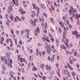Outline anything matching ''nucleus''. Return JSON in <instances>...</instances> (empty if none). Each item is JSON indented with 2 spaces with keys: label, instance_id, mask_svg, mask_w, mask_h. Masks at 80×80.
<instances>
[{
  "label": "nucleus",
  "instance_id": "1",
  "mask_svg": "<svg viewBox=\"0 0 80 80\" xmlns=\"http://www.w3.org/2000/svg\"><path fill=\"white\" fill-rule=\"evenodd\" d=\"M73 11V7L71 6L70 7V10H69L68 11V12H69V15H72V11Z\"/></svg>",
  "mask_w": 80,
  "mask_h": 80
},
{
  "label": "nucleus",
  "instance_id": "2",
  "mask_svg": "<svg viewBox=\"0 0 80 80\" xmlns=\"http://www.w3.org/2000/svg\"><path fill=\"white\" fill-rule=\"evenodd\" d=\"M12 2L16 5H18V0H12Z\"/></svg>",
  "mask_w": 80,
  "mask_h": 80
},
{
  "label": "nucleus",
  "instance_id": "3",
  "mask_svg": "<svg viewBox=\"0 0 80 80\" xmlns=\"http://www.w3.org/2000/svg\"><path fill=\"white\" fill-rule=\"evenodd\" d=\"M61 26L62 28H64V30H65V31H66V30L67 31H68V27H66V28L65 26L63 25V24L61 25Z\"/></svg>",
  "mask_w": 80,
  "mask_h": 80
},
{
  "label": "nucleus",
  "instance_id": "4",
  "mask_svg": "<svg viewBox=\"0 0 80 80\" xmlns=\"http://www.w3.org/2000/svg\"><path fill=\"white\" fill-rule=\"evenodd\" d=\"M60 48L61 50H62V49H64V50H66L67 49V48L64 45H61L60 46Z\"/></svg>",
  "mask_w": 80,
  "mask_h": 80
},
{
  "label": "nucleus",
  "instance_id": "5",
  "mask_svg": "<svg viewBox=\"0 0 80 80\" xmlns=\"http://www.w3.org/2000/svg\"><path fill=\"white\" fill-rule=\"evenodd\" d=\"M77 11L75 10V9H73V11H72V13H73L72 15L73 17H76V14H75V13H76Z\"/></svg>",
  "mask_w": 80,
  "mask_h": 80
},
{
  "label": "nucleus",
  "instance_id": "6",
  "mask_svg": "<svg viewBox=\"0 0 80 80\" xmlns=\"http://www.w3.org/2000/svg\"><path fill=\"white\" fill-rule=\"evenodd\" d=\"M46 68L48 70H52V68L50 66H48V65H46Z\"/></svg>",
  "mask_w": 80,
  "mask_h": 80
},
{
  "label": "nucleus",
  "instance_id": "7",
  "mask_svg": "<svg viewBox=\"0 0 80 80\" xmlns=\"http://www.w3.org/2000/svg\"><path fill=\"white\" fill-rule=\"evenodd\" d=\"M79 18H80V14L78 15V14H76V19L78 20Z\"/></svg>",
  "mask_w": 80,
  "mask_h": 80
},
{
  "label": "nucleus",
  "instance_id": "8",
  "mask_svg": "<svg viewBox=\"0 0 80 80\" xmlns=\"http://www.w3.org/2000/svg\"><path fill=\"white\" fill-rule=\"evenodd\" d=\"M10 18H11V20L12 21H13V20H14V19H13V16L12 15V14H11L10 15Z\"/></svg>",
  "mask_w": 80,
  "mask_h": 80
},
{
  "label": "nucleus",
  "instance_id": "9",
  "mask_svg": "<svg viewBox=\"0 0 80 80\" xmlns=\"http://www.w3.org/2000/svg\"><path fill=\"white\" fill-rule=\"evenodd\" d=\"M11 43V44H10V47L12 49V50H14V49H13V48H12V46H13V43L12 42Z\"/></svg>",
  "mask_w": 80,
  "mask_h": 80
},
{
  "label": "nucleus",
  "instance_id": "10",
  "mask_svg": "<svg viewBox=\"0 0 80 80\" xmlns=\"http://www.w3.org/2000/svg\"><path fill=\"white\" fill-rule=\"evenodd\" d=\"M64 23L65 25H68V20H65Z\"/></svg>",
  "mask_w": 80,
  "mask_h": 80
},
{
  "label": "nucleus",
  "instance_id": "11",
  "mask_svg": "<svg viewBox=\"0 0 80 80\" xmlns=\"http://www.w3.org/2000/svg\"><path fill=\"white\" fill-rule=\"evenodd\" d=\"M46 52H47V53H48V54H50L51 53V51H50V50L49 49H48L46 50Z\"/></svg>",
  "mask_w": 80,
  "mask_h": 80
},
{
  "label": "nucleus",
  "instance_id": "12",
  "mask_svg": "<svg viewBox=\"0 0 80 80\" xmlns=\"http://www.w3.org/2000/svg\"><path fill=\"white\" fill-rule=\"evenodd\" d=\"M36 32H37L38 33H40V29H39V28H38V27L36 29Z\"/></svg>",
  "mask_w": 80,
  "mask_h": 80
},
{
  "label": "nucleus",
  "instance_id": "13",
  "mask_svg": "<svg viewBox=\"0 0 80 80\" xmlns=\"http://www.w3.org/2000/svg\"><path fill=\"white\" fill-rule=\"evenodd\" d=\"M41 7L44 9H45V8H46V7H45V5H43V4H41Z\"/></svg>",
  "mask_w": 80,
  "mask_h": 80
},
{
  "label": "nucleus",
  "instance_id": "14",
  "mask_svg": "<svg viewBox=\"0 0 80 80\" xmlns=\"http://www.w3.org/2000/svg\"><path fill=\"white\" fill-rule=\"evenodd\" d=\"M32 70L33 71H35V70H37V68H36L35 66H33L32 68Z\"/></svg>",
  "mask_w": 80,
  "mask_h": 80
},
{
  "label": "nucleus",
  "instance_id": "15",
  "mask_svg": "<svg viewBox=\"0 0 80 80\" xmlns=\"http://www.w3.org/2000/svg\"><path fill=\"white\" fill-rule=\"evenodd\" d=\"M50 20L52 23H54V19H53L52 18H50Z\"/></svg>",
  "mask_w": 80,
  "mask_h": 80
},
{
  "label": "nucleus",
  "instance_id": "16",
  "mask_svg": "<svg viewBox=\"0 0 80 80\" xmlns=\"http://www.w3.org/2000/svg\"><path fill=\"white\" fill-rule=\"evenodd\" d=\"M15 72L12 71H10V75H15Z\"/></svg>",
  "mask_w": 80,
  "mask_h": 80
},
{
  "label": "nucleus",
  "instance_id": "17",
  "mask_svg": "<svg viewBox=\"0 0 80 80\" xmlns=\"http://www.w3.org/2000/svg\"><path fill=\"white\" fill-rule=\"evenodd\" d=\"M2 68H3V70H4V71H5V70H6V68L5 67V66L4 65H2Z\"/></svg>",
  "mask_w": 80,
  "mask_h": 80
},
{
  "label": "nucleus",
  "instance_id": "18",
  "mask_svg": "<svg viewBox=\"0 0 80 80\" xmlns=\"http://www.w3.org/2000/svg\"><path fill=\"white\" fill-rule=\"evenodd\" d=\"M75 31H76V32L74 31L72 32V34L73 35H75L77 33V31H76V30H75Z\"/></svg>",
  "mask_w": 80,
  "mask_h": 80
},
{
  "label": "nucleus",
  "instance_id": "19",
  "mask_svg": "<svg viewBox=\"0 0 80 80\" xmlns=\"http://www.w3.org/2000/svg\"><path fill=\"white\" fill-rule=\"evenodd\" d=\"M44 67H45V65L44 64H41L40 65V67L42 68H43Z\"/></svg>",
  "mask_w": 80,
  "mask_h": 80
},
{
  "label": "nucleus",
  "instance_id": "20",
  "mask_svg": "<svg viewBox=\"0 0 80 80\" xmlns=\"http://www.w3.org/2000/svg\"><path fill=\"white\" fill-rule=\"evenodd\" d=\"M58 31L59 33H61L62 32V29H61V28H60V27L59 28Z\"/></svg>",
  "mask_w": 80,
  "mask_h": 80
},
{
  "label": "nucleus",
  "instance_id": "21",
  "mask_svg": "<svg viewBox=\"0 0 80 80\" xmlns=\"http://www.w3.org/2000/svg\"><path fill=\"white\" fill-rule=\"evenodd\" d=\"M10 6L11 7H13V6H14V4H13V3H12V2H10Z\"/></svg>",
  "mask_w": 80,
  "mask_h": 80
},
{
  "label": "nucleus",
  "instance_id": "22",
  "mask_svg": "<svg viewBox=\"0 0 80 80\" xmlns=\"http://www.w3.org/2000/svg\"><path fill=\"white\" fill-rule=\"evenodd\" d=\"M43 32L45 33H47V28H45L44 29V30H43Z\"/></svg>",
  "mask_w": 80,
  "mask_h": 80
},
{
  "label": "nucleus",
  "instance_id": "23",
  "mask_svg": "<svg viewBox=\"0 0 80 80\" xmlns=\"http://www.w3.org/2000/svg\"><path fill=\"white\" fill-rule=\"evenodd\" d=\"M6 54L10 55H11V53H10V51H8L7 52H6Z\"/></svg>",
  "mask_w": 80,
  "mask_h": 80
},
{
  "label": "nucleus",
  "instance_id": "24",
  "mask_svg": "<svg viewBox=\"0 0 80 80\" xmlns=\"http://www.w3.org/2000/svg\"><path fill=\"white\" fill-rule=\"evenodd\" d=\"M11 33L12 34H13V33H14L13 29H12V28L11 29Z\"/></svg>",
  "mask_w": 80,
  "mask_h": 80
},
{
  "label": "nucleus",
  "instance_id": "25",
  "mask_svg": "<svg viewBox=\"0 0 80 80\" xmlns=\"http://www.w3.org/2000/svg\"><path fill=\"white\" fill-rule=\"evenodd\" d=\"M30 34V32H28L27 33V38L28 39L29 38V35Z\"/></svg>",
  "mask_w": 80,
  "mask_h": 80
},
{
  "label": "nucleus",
  "instance_id": "26",
  "mask_svg": "<svg viewBox=\"0 0 80 80\" xmlns=\"http://www.w3.org/2000/svg\"><path fill=\"white\" fill-rule=\"evenodd\" d=\"M57 74L59 77H60V73L59 72H57Z\"/></svg>",
  "mask_w": 80,
  "mask_h": 80
},
{
  "label": "nucleus",
  "instance_id": "27",
  "mask_svg": "<svg viewBox=\"0 0 80 80\" xmlns=\"http://www.w3.org/2000/svg\"><path fill=\"white\" fill-rule=\"evenodd\" d=\"M16 18L17 19H18V20H19V21H21V20H22L21 19L18 17V16H16Z\"/></svg>",
  "mask_w": 80,
  "mask_h": 80
},
{
  "label": "nucleus",
  "instance_id": "28",
  "mask_svg": "<svg viewBox=\"0 0 80 80\" xmlns=\"http://www.w3.org/2000/svg\"><path fill=\"white\" fill-rule=\"evenodd\" d=\"M6 48L8 50H11V49H10V47H9V46H7Z\"/></svg>",
  "mask_w": 80,
  "mask_h": 80
},
{
  "label": "nucleus",
  "instance_id": "29",
  "mask_svg": "<svg viewBox=\"0 0 80 80\" xmlns=\"http://www.w3.org/2000/svg\"><path fill=\"white\" fill-rule=\"evenodd\" d=\"M9 39H8V38H7L6 40V43H9Z\"/></svg>",
  "mask_w": 80,
  "mask_h": 80
},
{
  "label": "nucleus",
  "instance_id": "30",
  "mask_svg": "<svg viewBox=\"0 0 80 80\" xmlns=\"http://www.w3.org/2000/svg\"><path fill=\"white\" fill-rule=\"evenodd\" d=\"M70 60H71L72 61H73V58L72 57H71V58H69Z\"/></svg>",
  "mask_w": 80,
  "mask_h": 80
},
{
  "label": "nucleus",
  "instance_id": "31",
  "mask_svg": "<svg viewBox=\"0 0 80 80\" xmlns=\"http://www.w3.org/2000/svg\"><path fill=\"white\" fill-rule=\"evenodd\" d=\"M48 49H50V50H51V51L52 50V48H51V47L50 46H48Z\"/></svg>",
  "mask_w": 80,
  "mask_h": 80
},
{
  "label": "nucleus",
  "instance_id": "32",
  "mask_svg": "<svg viewBox=\"0 0 80 80\" xmlns=\"http://www.w3.org/2000/svg\"><path fill=\"white\" fill-rule=\"evenodd\" d=\"M75 35L76 38H78V32H77V33L75 34Z\"/></svg>",
  "mask_w": 80,
  "mask_h": 80
},
{
  "label": "nucleus",
  "instance_id": "33",
  "mask_svg": "<svg viewBox=\"0 0 80 80\" xmlns=\"http://www.w3.org/2000/svg\"><path fill=\"white\" fill-rule=\"evenodd\" d=\"M4 63L5 64H7V60L6 59H5L4 60Z\"/></svg>",
  "mask_w": 80,
  "mask_h": 80
},
{
  "label": "nucleus",
  "instance_id": "34",
  "mask_svg": "<svg viewBox=\"0 0 80 80\" xmlns=\"http://www.w3.org/2000/svg\"><path fill=\"white\" fill-rule=\"evenodd\" d=\"M30 23H31V24H32L33 22V20H32V19H31L30 20Z\"/></svg>",
  "mask_w": 80,
  "mask_h": 80
},
{
  "label": "nucleus",
  "instance_id": "35",
  "mask_svg": "<svg viewBox=\"0 0 80 80\" xmlns=\"http://www.w3.org/2000/svg\"><path fill=\"white\" fill-rule=\"evenodd\" d=\"M51 48L52 49H55V45H53L51 46Z\"/></svg>",
  "mask_w": 80,
  "mask_h": 80
},
{
  "label": "nucleus",
  "instance_id": "36",
  "mask_svg": "<svg viewBox=\"0 0 80 80\" xmlns=\"http://www.w3.org/2000/svg\"><path fill=\"white\" fill-rule=\"evenodd\" d=\"M9 40L10 41V42L11 43H13V41H12V39L10 38H9Z\"/></svg>",
  "mask_w": 80,
  "mask_h": 80
},
{
  "label": "nucleus",
  "instance_id": "37",
  "mask_svg": "<svg viewBox=\"0 0 80 80\" xmlns=\"http://www.w3.org/2000/svg\"><path fill=\"white\" fill-rule=\"evenodd\" d=\"M42 79L43 80H45L46 79H47V78L43 76L42 77Z\"/></svg>",
  "mask_w": 80,
  "mask_h": 80
},
{
  "label": "nucleus",
  "instance_id": "38",
  "mask_svg": "<svg viewBox=\"0 0 80 80\" xmlns=\"http://www.w3.org/2000/svg\"><path fill=\"white\" fill-rule=\"evenodd\" d=\"M26 32H27L28 33H30L29 32V30L27 29H26V31H25Z\"/></svg>",
  "mask_w": 80,
  "mask_h": 80
},
{
  "label": "nucleus",
  "instance_id": "39",
  "mask_svg": "<svg viewBox=\"0 0 80 80\" xmlns=\"http://www.w3.org/2000/svg\"><path fill=\"white\" fill-rule=\"evenodd\" d=\"M35 23L36 22H33V23L32 24V25L33 26V27H35V25H36V24H35Z\"/></svg>",
  "mask_w": 80,
  "mask_h": 80
},
{
  "label": "nucleus",
  "instance_id": "40",
  "mask_svg": "<svg viewBox=\"0 0 80 80\" xmlns=\"http://www.w3.org/2000/svg\"><path fill=\"white\" fill-rule=\"evenodd\" d=\"M64 74H65V75H66L67 74V70L64 69Z\"/></svg>",
  "mask_w": 80,
  "mask_h": 80
},
{
  "label": "nucleus",
  "instance_id": "41",
  "mask_svg": "<svg viewBox=\"0 0 80 80\" xmlns=\"http://www.w3.org/2000/svg\"><path fill=\"white\" fill-rule=\"evenodd\" d=\"M36 10H37V11H38V13H39V8H38V7L37 8Z\"/></svg>",
  "mask_w": 80,
  "mask_h": 80
},
{
  "label": "nucleus",
  "instance_id": "42",
  "mask_svg": "<svg viewBox=\"0 0 80 80\" xmlns=\"http://www.w3.org/2000/svg\"><path fill=\"white\" fill-rule=\"evenodd\" d=\"M17 47V48H20V44H18Z\"/></svg>",
  "mask_w": 80,
  "mask_h": 80
},
{
  "label": "nucleus",
  "instance_id": "43",
  "mask_svg": "<svg viewBox=\"0 0 80 80\" xmlns=\"http://www.w3.org/2000/svg\"><path fill=\"white\" fill-rule=\"evenodd\" d=\"M22 71L23 73H24V72H25V70H24V68H22Z\"/></svg>",
  "mask_w": 80,
  "mask_h": 80
},
{
  "label": "nucleus",
  "instance_id": "44",
  "mask_svg": "<svg viewBox=\"0 0 80 80\" xmlns=\"http://www.w3.org/2000/svg\"><path fill=\"white\" fill-rule=\"evenodd\" d=\"M56 43H57V47H59L58 45L59 44V43H58V41H57L56 42Z\"/></svg>",
  "mask_w": 80,
  "mask_h": 80
},
{
  "label": "nucleus",
  "instance_id": "45",
  "mask_svg": "<svg viewBox=\"0 0 80 80\" xmlns=\"http://www.w3.org/2000/svg\"><path fill=\"white\" fill-rule=\"evenodd\" d=\"M32 13L33 15H35V11L32 12Z\"/></svg>",
  "mask_w": 80,
  "mask_h": 80
},
{
  "label": "nucleus",
  "instance_id": "46",
  "mask_svg": "<svg viewBox=\"0 0 80 80\" xmlns=\"http://www.w3.org/2000/svg\"><path fill=\"white\" fill-rule=\"evenodd\" d=\"M32 6L33 7L34 9H35L36 8V6L34 5V4H32Z\"/></svg>",
  "mask_w": 80,
  "mask_h": 80
},
{
  "label": "nucleus",
  "instance_id": "47",
  "mask_svg": "<svg viewBox=\"0 0 80 80\" xmlns=\"http://www.w3.org/2000/svg\"><path fill=\"white\" fill-rule=\"evenodd\" d=\"M69 47H73V44L72 43H70L69 45Z\"/></svg>",
  "mask_w": 80,
  "mask_h": 80
},
{
  "label": "nucleus",
  "instance_id": "48",
  "mask_svg": "<svg viewBox=\"0 0 80 80\" xmlns=\"http://www.w3.org/2000/svg\"><path fill=\"white\" fill-rule=\"evenodd\" d=\"M20 59V62H21V63H22L23 62V58H21Z\"/></svg>",
  "mask_w": 80,
  "mask_h": 80
},
{
  "label": "nucleus",
  "instance_id": "49",
  "mask_svg": "<svg viewBox=\"0 0 80 80\" xmlns=\"http://www.w3.org/2000/svg\"><path fill=\"white\" fill-rule=\"evenodd\" d=\"M10 75L12 78H14V76H13V75L12 74H10Z\"/></svg>",
  "mask_w": 80,
  "mask_h": 80
},
{
  "label": "nucleus",
  "instance_id": "50",
  "mask_svg": "<svg viewBox=\"0 0 80 80\" xmlns=\"http://www.w3.org/2000/svg\"><path fill=\"white\" fill-rule=\"evenodd\" d=\"M1 40L2 41H4V38L3 37H2V38H1Z\"/></svg>",
  "mask_w": 80,
  "mask_h": 80
},
{
  "label": "nucleus",
  "instance_id": "51",
  "mask_svg": "<svg viewBox=\"0 0 80 80\" xmlns=\"http://www.w3.org/2000/svg\"><path fill=\"white\" fill-rule=\"evenodd\" d=\"M59 66V64L58 63H57L56 64V67L57 68Z\"/></svg>",
  "mask_w": 80,
  "mask_h": 80
},
{
  "label": "nucleus",
  "instance_id": "52",
  "mask_svg": "<svg viewBox=\"0 0 80 80\" xmlns=\"http://www.w3.org/2000/svg\"><path fill=\"white\" fill-rule=\"evenodd\" d=\"M72 74L73 76H74V75H75V72H72Z\"/></svg>",
  "mask_w": 80,
  "mask_h": 80
},
{
  "label": "nucleus",
  "instance_id": "53",
  "mask_svg": "<svg viewBox=\"0 0 80 80\" xmlns=\"http://www.w3.org/2000/svg\"><path fill=\"white\" fill-rule=\"evenodd\" d=\"M73 61L70 60L69 61L70 63L71 64H72L73 63Z\"/></svg>",
  "mask_w": 80,
  "mask_h": 80
},
{
  "label": "nucleus",
  "instance_id": "54",
  "mask_svg": "<svg viewBox=\"0 0 80 80\" xmlns=\"http://www.w3.org/2000/svg\"><path fill=\"white\" fill-rule=\"evenodd\" d=\"M9 10H10L11 11H12V6H9Z\"/></svg>",
  "mask_w": 80,
  "mask_h": 80
},
{
  "label": "nucleus",
  "instance_id": "55",
  "mask_svg": "<svg viewBox=\"0 0 80 80\" xmlns=\"http://www.w3.org/2000/svg\"><path fill=\"white\" fill-rule=\"evenodd\" d=\"M19 11H20V13H22V12L23 11V9H19Z\"/></svg>",
  "mask_w": 80,
  "mask_h": 80
},
{
  "label": "nucleus",
  "instance_id": "56",
  "mask_svg": "<svg viewBox=\"0 0 80 80\" xmlns=\"http://www.w3.org/2000/svg\"><path fill=\"white\" fill-rule=\"evenodd\" d=\"M10 55H8V54H6V57H7L8 58H9V57H10Z\"/></svg>",
  "mask_w": 80,
  "mask_h": 80
},
{
  "label": "nucleus",
  "instance_id": "57",
  "mask_svg": "<svg viewBox=\"0 0 80 80\" xmlns=\"http://www.w3.org/2000/svg\"><path fill=\"white\" fill-rule=\"evenodd\" d=\"M1 28H2V30H4V27L3 26H1Z\"/></svg>",
  "mask_w": 80,
  "mask_h": 80
},
{
  "label": "nucleus",
  "instance_id": "58",
  "mask_svg": "<svg viewBox=\"0 0 80 80\" xmlns=\"http://www.w3.org/2000/svg\"><path fill=\"white\" fill-rule=\"evenodd\" d=\"M77 51H76L75 52V53L74 54V56H75V57L77 56Z\"/></svg>",
  "mask_w": 80,
  "mask_h": 80
},
{
  "label": "nucleus",
  "instance_id": "59",
  "mask_svg": "<svg viewBox=\"0 0 80 80\" xmlns=\"http://www.w3.org/2000/svg\"><path fill=\"white\" fill-rule=\"evenodd\" d=\"M6 18L7 19H8V16L7 14H6Z\"/></svg>",
  "mask_w": 80,
  "mask_h": 80
},
{
  "label": "nucleus",
  "instance_id": "60",
  "mask_svg": "<svg viewBox=\"0 0 80 80\" xmlns=\"http://www.w3.org/2000/svg\"><path fill=\"white\" fill-rule=\"evenodd\" d=\"M47 23H46L44 25V27H45V28H47Z\"/></svg>",
  "mask_w": 80,
  "mask_h": 80
},
{
  "label": "nucleus",
  "instance_id": "61",
  "mask_svg": "<svg viewBox=\"0 0 80 80\" xmlns=\"http://www.w3.org/2000/svg\"><path fill=\"white\" fill-rule=\"evenodd\" d=\"M38 53L40 56L42 55V54L41 52H39Z\"/></svg>",
  "mask_w": 80,
  "mask_h": 80
},
{
  "label": "nucleus",
  "instance_id": "62",
  "mask_svg": "<svg viewBox=\"0 0 80 80\" xmlns=\"http://www.w3.org/2000/svg\"><path fill=\"white\" fill-rule=\"evenodd\" d=\"M25 12L24 11H23L22 12H21V14H25Z\"/></svg>",
  "mask_w": 80,
  "mask_h": 80
},
{
  "label": "nucleus",
  "instance_id": "63",
  "mask_svg": "<svg viewBox=\"0 0 80 80\" xmlns=\"http://www.w3.org/2000/svg\"><path fill=\"white\" fill-rule=\"evenodd\" d=\"M52 10H55V7L54 6H52L51 8Z\"/></svg>",
  "mask_w": 80,
  "mask_h": 80
},
{
  "label": "nucleus",
  "instance_id": "64",
  "mask_svg": "<svg viewBox=\"0 0 80 80\" xmlns=\"http://www.w3.org/2000/svg\"><path fill=\"white\" fill-rule=\"evenodd\" d=\"M50 40H51L52 42H54V39L53 38L50 39Z\"/></svg>",
  "mask_w": 80,
  "mask_h": 80
}]
</instances>
